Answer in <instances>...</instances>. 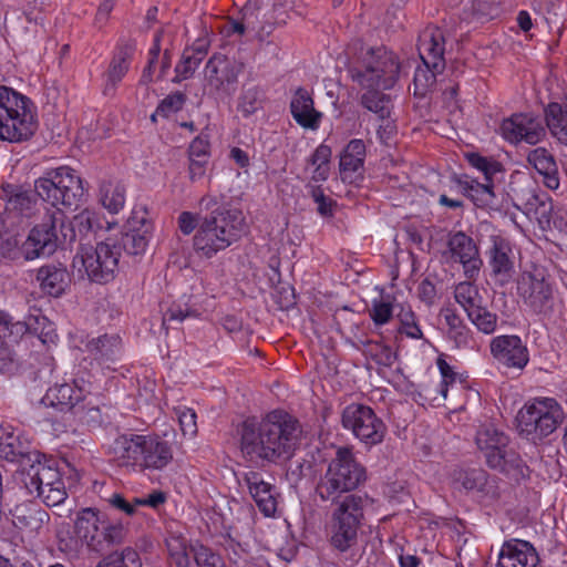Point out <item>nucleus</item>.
I'll return each mask as SVG.
<instances>
[{
  "instance_id": "nucleus-1",
  "label": "nucleus",
  "mask_w": 567,
  "mask_h": 567,
  "mask_svg": "<svg viewBox=\"0 0 567 567\" xmlns=\"http://www.w3.org/2000/svg\"><path fill=\"white\" fill-rule=\"evenodd\" d=\"M299 422L281 410L266 414L259 422L248 419L240 431V450L250 462L261 465L290 460L299 445Z\"/></svg>"
},
{
  "instance_id": "nucleus-2",
  "label": "nucleus",
  "mask_w": 567,
  "mask_h": 567,
  "mask_svg": "<svg viewBox=\"0 0 567 567\" xmlns=\"http://www.w3.org/2000/svg\"><path fill=\"white\" fill-rule=\"evenodd\" d=\"M83 181L75 171L62 166L51 169L35 179L34 190L11 184L2 185L0 198L6 200V210L22 217L37 212V196L52 206L78 207L84 197Z\"/></svg>"
},
{
  "instance_id": "nucleus-3",
  "label": "nucleus",
  "mask_w": 567,
  "mask_h": 567,
  "mask_svg": "<svg viewBox=\"0 0 567 567\" xmlns=\"http://www.w3.org/2000/svg\"><path fill=\"white\" fill-rule=\"evenodd\" d=\"M400 64L395 55L383 48L361 47L348 66L352 81L367 89L360 97L361 105L384 121L391 114L390 96L379 89H391L399 78Z\"/></svg>"
},
{
  "instance_id": "nucleus-4",
  "label": "nucleus",
  "mask_w": 567,
  "mask_h": 567,
  "mask_svg": "<svg viewBox=\"0 0 567 567\" xmlns=\"http://www.w3.org/2000/svg\"><path fill=\"white\" fill-rule=\"evenodd\" d=\"M114 455L124 465H134L141 470L162 471L174 458L176 444L168 434L118 435L113 443Z\"/></svg>"
},
{
  "instance_id": "nucleus-5",
  "label": "nucleus",
  "mask_w": 567,
  "mask_h": 567,
  "mask_svg": "<svg viewBox=\"0 0 567 567\" xmlns=\"http://www.w3.org/2000/svg\"><path fill=\"white\" fill-rule=\"evenodd\" d=\"M245 229V217L237 208L217 207L203 216L193 237V247L197 255L213 258L238 241Z\"/></svg>"
},
{
  "instance_id": "nucleus-6",
  "label": "nucleus",
  "mask_w": 567,
  "mask_h": 567,
  "mask_svg": "<svg viewBox=\"0 0 567 567\" xmlns=\"http://www.w3.org/2000/svg\"><path fill=\"white\" fill-rule=\"evenodd\" d=\"M365 481V467L357 461L352 449L339 446L317 483L316 494L322 502L334 504L346 495L353 494Z\"/></svg>"
},
{
  "instance_id": "nucleus-7",
  "label": "nucleus",
  "mask_w": 567,
  "mask_h": 567,
  "mask_svg": "<svg viewBox=\"0 0 567 567\" xmlns=\"http://www.w3.org/2000/svg\"><path fill=\"white\" fill-rule=\"evenodd\" d=\"M372 499L368 494H348L333 504L328 524L329 543L339 553L358 546L364 512Z\"/></svg>"
},
{
  "instance_id": "nucleus-8",
  "label": "nucleus",
  "mask_w": 567,
  "mask_h": 567,
  "mask_svg": "<svg viewBox=\"0 0 567 567\" xmlns=\"http://www.w3.org/2000/svg\"><path fill=\"white\" fill-rule=\"evenodd\" d=\"M32 102L12 87L0 85V141L19 143L37 131Z\"/></svg>"
},
{
  "instance_id": "nucleus-9",
  "label": "nucleus",
  "mask_w": 567,
  "mask_h": 567,
  "mask_svg": "<svg viewBox=\"0 0 567 567\" xmlns=\"http://www.w3.org/2000/svg\"><path fill=\"white\" fill-rule=\"evenodd\" d=\"M417 50L423 66H417L413 78V94L424 97L436 82V74L445 69V37L442 29L430 25L419 35Z\"/></svg>"
},
{
  "instance_id": "nucleus-10",
  "label": "nucleus",
  "mask_w": 567,
  "mask_h": 567,
  "mask_svg": "<svg viewBox=\"0 0 567 567\" xmlns=\"http://www.w3.org/2000/svg\"><path fill=\"white\" fill-rule=\"evenodd\" d=\"M565 417L563 406L554 398H535L518 411L517 429L527 440L537 442L553 434Z\"/></svg>"
},
{
  "instance_id": "nucleus-11",
  "label": "nucleus",
  "mask_w": 567,
  "mask_h": 567,
  "mask_svg": "<svg viewBox=\"0 0 567 567\" xmlns=\"http://www.w3.org/2000/svg\"><path fill=\"white\" fill-rule=\"evenodd\" d=\"M21 482L29 494H37L48 506L60 505L68 497L55 461L47 460L41 453L37 461L31 462L21 471Z\"/></svg>"
},
{
  "instance_id": "nucleus-12",
  "label": "nucleus",
  "mask_w": 567,
  "mask_h": 567,
  "mask_svg": "<svg viewBox=\"0 0 567 567\" xmlns=\"http://www.w3.org/2000/svg\"><path fill=\"white\" fill-rule=\"evenodd\" d=\"M73 231H63V212L59 208L35 225L22 243L23 260H33L54 254L59 246L71 244Z\"/></svg>"
},
{
  "instance_id": "nucleus-13",
  "label": "nucleus",
  "mask_w": 567,
  "mask_h": 567,
  "mask_svg": "<svg viewBox=\"0 0 567 567\" xmlns=\"http://www.w3.org/2000/svg\"><path fill=\"white\" fill-rule=\"evenodd\" d=\"M118 261L120 247L106 239L95 247L82 246L73 258V266L81 265L90 281L104 285L114 280Z\"/></svg>"
},
{
  "instance_id": "nucleus-14",
  "label": "nucleus",
  "mask_w": 567,
  "mask_h": 567,
  "mask_svg": "<svg viewBox=\"0 0 567 567\" xmlns=\"http://www.w3.org/2000/svg\"><path fill=\"white\" fill-rule=\"evenodd\" d=\"M475 441L491 468L504 473L515 471L517 474H524L523 460L513 449L508 447V436L493 424L481 426L476 432Z\"/></svg>"
},
{
  "instance_id": "nucleus-15",
  "label": "nucleus",
  "mask_w": 567,
  "mask_h": 567,
  "mask_svg": "<svg viewBox=\"0 0 567 567\" xmlns=\"http://www.w3.org/2000/svg\"><path fill=\"white\" fill-rule=\"evenodd\" d=\"M341 424L367 446H374L383 442L386 425L373 409L360 403L346 406L341 414Z\"/></svg>"
},
{
  "instance_id": "nucleus-16",
  "label": "nucleus",
  "mask_w": 567,
  "mask_h": 567,
  "mask_svg": "<svg viewBox=\"0 0 567 567\" xmlns=\"http://www.w3.org/2000/svg\"><path fill=\"white\" fill-rule=\"evenodd\" d=\"M454 299L466 312L480 332L492 334L497 328L498 316L483 303L480 288L473 281H462L454 287Z\"/></svg>"
},
{
  "instance_id": "nucleus-17",
  "label": "nucleus",
  "mask_w": 567,
  "mask_h": 567,
  "mask_svg": "<svg viewBox=\"0 0 567 567\" xmlns=\"http://www.w3.org/2000/svg\"><path fill=\"white\" fill-rule=\"evenodd\" d=\"M524 303L536 315L550 317L554 312L553 286L540 274L524 272L517 286Z\"/></svg>"
},
{
  "instance_id": "nucleus-18",
  "label": "nucleus",
  "mask_w": 567,
  "mask_h": 567,
  "mask_svg": "<svg viewBox=\"0 0 567 567\" xmlns=\"http://www.w3.org/2000/svg\"><path fill=\"white\" fill-rule=\"evenodd\" d=\"M491 245L485 251L489 276L501 287L509 284L515 274V255L508 239L501 235L489 237Z\"/></svg>"
},
{
  "instance_id": "nucleus-19",
  "label": "nucleus",
  "mask_w": 567,
  "mask_h": 567,
  "mask_svg": "<svg viewBox=\"0 0 567 567\" xmlns=\"http://www.w3.org/2000/svg\"><path fill=\"white\" fill-rule=\"evenodd\" d=\"M244 64L228 59L221 53L213 54L205 66V80L210 91L217 95H229L243 72Z\"/></svg>"
},
{
  "instance_id": "nucleus-20",
  "label": "nucleus",
  "mask_w": 567,
  "mask_h": 567,
  "mask_svg": "<svg viewBox=\"0 0 567 567\" xmlns=\"http://www.w3.org/2000/svg\"><path fill=\"white\" fill-rule=\"evenodd\" d=\"M446 246L450 260L462 265L467 281L475 280L480 275L483 260L473 238L464 231L450 233Z\"/></svg>"
},
{
  "instance_id": "nucleus-21",
  "label": "nucleus",
  "mask_w": 567,
  "mask_h": 567,
  "mask_svg": "<svg viewBox=\"0 0 567 567\" xmlns=\"http://www.w3.org/2000/svg\"><path fill=\"white\" fill-rule=\"evenodd\" d=\"M92 383L83 378H76L73 383L55 384L51 386L43 400L53 406H60L61 410L85 409L83 402L92 394Z\"/></svg>"
},
{
  "instance_id": "nucleus-22",
  "label": "nucleus",
  "mask_w": 567,
  "mask_h": 567,
  "mask_svg": "<svg viewBox=\"0 0 567 567\" xmlns=\"http://www.w3.org/2000/svg\"><path fill=\"white\" fill-rule=\"evenodd\" d=\"M503 137L511 143L525 141L535 145L545 136V127L538 117L530 114H513L501 124Z\"/></svg>"
},
{
  "instance_id": "nucleus-23",
  "label": "nucleus",
  "mask_w": 567,
  "mask_h": 567,
  "mask_svg": "<svg viewBox=\"0 0 567 567\" xmlns=\"http://www.w3.org/2000/svg\"><path fill=\"white\" fill-rule=\"evenodd\" d=\"M489 349L498 364L522 370L529 361L527 347L515 334L498 336L492 339Z\"/></svg>"
},
{
  "instance_id": "nucleus-24",
  "label": "nucleus",
  "mask_w": 567,
  "mask_h": 567,
  "mask_svg": "<svg viewBox=\"0 0 567 567\" xmlns=\"http://www.w3.org/2000/svg\"><path fill=\"white\" fill-rule=\"evenodd\" d=\"M136 50V41L132 39L121 40L114 51L113 58L105 72L104 95H113L117 84L130 70L132 58Z\"/></svg>"
},
{
  "instance_id": "nucleus-25",
  "label": "nucleus",
  "mask_w": 567,
  "mask_h": 567,
  "mask_svg": "<svg viewBox=\"0 0 567 567\" xmlns=\"http://www.w3.org/2000/svg\"><path fill=\"white\" fill-rule=\"evenodd\" d=\"M0 457L18 462L22 470L40 457V452L31 450L30 443L10 426L0 429Z\"/></svg>"
},
{
  "instance_id": "nucleus-26",
  "label": "nucleus",
  "mask_w": 567,
  "mask_h": 567,
  "mask_svg": "<svg viewBox=\"0 0 567 567\" xmlns=\"http://www.w3.org/2000/svg\"><path fill=\"white\" fill-rule=\"evenodd\" d=\"M365 144L362 140H351L340 155V176L343 182L353 184L363 179Z\"/></svg>"
},
{
  "instance_id": "nucleus-27",
  "label": "nucleus",
  "mask_w": 567,
  "mask_h": 567,
  "mask_svg": "<svg viewBox=\"0 0 567 567\" xmlns=\"http://www.w3.org/2000/svg\"><path fill=\"white\" fill-rule=\"evenodd\" d=\"M538 563V554L530 543L514 539L503 545L497 567H536Z\"/></svg>"
},
{
  "instance_id": "nucleus-28",
  "label": "nucleus",
  "mask_w": 567,
  "mask_h": 567,
  "mask_svg": "<svg viewBox=\"0 0 567 567\" xmlns=\"http://www.w3.org/2000/svg\"><path fill=\"white\" fill-rule=\"evenodd\" d=\"M451 181L456 184L461 193L470 198L477 207H487L494 203V179L478 182L467 174H453Z\"/></svg>"
},
{
  "instance_id": "nucleus-29",
  "label": "nucleus",
  "mask_w": 567,
  "mask_h": 567,
  "mask_svg": "<svg viewBox=\"0 0 567 567\" xmlns=\"http://www.w3.org/2000/svg\"><path fill=\"white\" fill-rule=\"evenodd\" d=\"M37 280L45 295L58 298L70 286L71 276L62 264H48L38 269Z\"/></svg>"
},
{
  "instance_id": "nucleus-30",
  "label": "nucleus",
  "mask_w": 567,
  "mask_h": 567,
  "mask_svg": "<svg viewBox=\"0 0 567 567\" xmlns=\"http://www.w3.org/2000/svg\"><path fill=\"white\" fill-rule=\"evenodd\" d=\"M454 481L468 493L481 496L497 497L495 481L483 468L460 470L454 473Z\"/></svg>"
},
{
  "instance_id": "nucleus-31",
  "label": "nucleus",
  "mask_w": 567,
  "mask_h": 567,
  "mask_svg": "<svg viewBox=\"0 0 567 567\" xmlns=\"http://www.w3.org/2000/svg\"><path fill=\"white\" fill-rule=\"evenodd\" d=\"M11 522L18 529L30 534L39 533L50 519L48 512L33 503L17 505L11 511Z\"/></svg>"
},
{
  "instance_id": "nucleus-32",
  "label": "nucleus",
  "mask_w": 567,
  "mask_h": 567,
  "mask_svg": "<svg viewBox=\"0 0 567 567\" xmlns=\"http://www.w3.org/2000/svg\"><path fill=\"white\" fill-rule=\"evenodd\" d=\"M290 112L293 120L303 128H318L321 113L315 110L313 100L309 92L299 87L290 102Z\"/></svg>"
},
{
  "instance_id": "nucleus-33",
  "label": "nucleus",
  "mask_w": 567,
  "mask_h": 567,
  "mask_svg": "<svg viewBox=\"0 0 567 567\" xmlns=\"http://www.w3.org/2000/svg\"><path fill=\"white\" fill-rule=\"evenodd\" d=\"M245 481L259 511L264 513L265 516L274 515L277 511L275 486L265 482L257 472L246 474Z\"/></svg>"
},
{
  "instance_id": "nucleus-34",
  "label": "nucleus",
  "mask_w": 567,
  "mask_h": 567,
  "mask_svg": "<svg viewBox=\"0 0 567 567\" xmlns=\"http://www.w3.org/2000/svg\"><path fill=\"white\" fill-rule=\"evenodd\" d=\"M527 162L543 177V183L549 189H557L560 185L558 166L554 155L545 147L532 150L527 155Z\"/></svg>"
},
{
  "instance_id": "nucleus-35",
  "label": "nucleus",
  "mask_w": 567,
  "mask_h": 567,
  "mask_svg": "<svg viewBox=\"0 0 567 567\" xmlns=\"http://www.w3.org/2000/svg\"><path fill=\"white\" fill-rule=\"evenodd\" d=\"M86 348L96 361L110 368L121 358L122 339L118 334H103L89 341Z\"/></svg>"
},
{
  "instance_id": "nucleus-36",
  "label": "nucleus",
  "mask_w": 567,
  "mask_h": 567,
  "mask_svg": "<svg viewBox=\"0 0 567 567\" xmlns=\"http://www.w3.org/2000/svg\"><path fill=\"white\" fill-rule=\"evenodd\" d=\"M103 518L100 512L93 508H83L76 515L74 529L79 538L85 542L91 549L92 546H100L96 539Z\"/></svg>"
},
{
  "instance_id": "nucleus-37",
  "label": "nucleus",
  "mask_w": 567,
  "mask_h": 567,
  "mask_svg": "<svg viewBox=\"0 0 567 567\" xmlns=\"http://www.w3.org/2000/svg\"><path fill=\"white\" fill-rule=\"evenodd\" d=\"M441 313L446 323L447 337L457 348L468 347L472 341V331L464 322L463 318L457 313L453 307H445L441 310Z\"/></svg>"
},
{
  "instance_id": "nucleus-38",
  "label": "nucleus",
  "mask_w": 567,
  "mask_h": 567,
  "mask_svg": "<svg viewBox=\"0 0 567 567\" xmlns=\"http://www.w3.org/2000/svg\"><path fill=\"white\" fill-rule=\"evenodd\" d=\"M125 530L123 525L121 524H107L104 519L102 520V525L99 529V534L96 539L100 540V546H92L91 550L96 553H105L112 546L121 544L124 539Z\"/></svg>"
},
{
  "instance_id": "nucleus-39",
  "label": "nucleus",
  "mask_w": 567,
  "mask_h": 567,
  "mask_svg": "<svg viewBox=\"0 0 567 567\" xmlns=\"http://www.w3.org/2000/svg\"><path fill=\"white\" fill-rule=\"evenodd\" d=\"M101 202L110 213H118L125 204V187L121 183L104 182L101 185Z\"/></svg>"
},
{
  "instance_id": "nucleus-40",
  "label": "nucleus",
  "mask_w": 567,
  "mask_h": 567,
  "mask_svg": "<svg viewBox=\"0 0 567 567\" xmlns=\"http://www.w3.org/2000/svg\"><path fill=\"white\" fill-rule=\"evenodd\" d=\"M146 230L130 229L122 234L120 244V251L123 249L127 255L138 256L144 254L148 245V237Z\"/></svg>"
},
{
  "instance_id": "nucleus-41",
  "label": "nucleus",
  "mask_w": 567,
  "mask_h": 567,
  "mask_svg": "<svg viewBox=\"0 0 567 567\" xmlns=\"http://www.w3.org/2000/svg\"><path fill=\"white\" fill-rule=\"evenodd\" d=\"M396 318L400 322L399 332L412 339H423V332L417 323V318L409 305H396Z\"/></svg>"
},
{
  "instance_id": "nucleus-42",
  "label": "nucleus",
  "mask_w": 567,
  "mask_h": 567,
  "mask_svg": "<svg viewBox=\"0 0 567 567\" xmlns=\"http://www.w3.org/2000/svg\"><path fill=\"white\" fill-rule=\"evenodd\" d=\"M97 227L100 226L97 225L96 214L89 209H84L75 215L70 224H65V216L63 215V231L69 234V229H72L73 241L75 240L76 231H79L80 235H86Z\"/></svg>"
},
{
  "instance_id": "nucleus-43",
  "label": "nucleus",
  "mask_w": 567,
  "mask_h": 567,
  "mask_svg": "<svg viewBox=\"0 0 567 567\" xmlns=\"http://www.w3.org/2000/svg\"><path fill=\"white\" fill-rule=\"evenodd\" d=\"M96 567H142V563L137 551L127 547L110 554Z\"/></svg>"
},
{
  "instance_id": "nucleus-44",
  "label": "nucleus",
  "mask_w": 567,
  "mask_h": 567,
  "mask_svg": "<svg viewBox=\"0 0 567 567\" xmlns=\"http://www.w3.org/2000/svg\"><path fill=\"white\" fill-rule=\"evenodd\" d=\"M364 353L369 355L377 364L386 368L392 367L396 360V353L392 349L379 341L364 342Z\"/></svg>"
},
{
  "instance_id": "nucleus-45",
  "label": "nucleus",
  "mask_w": 567,
  "mask_h": 567,
  "mask_svg": "<svg viewBox=\"0 0 567 567\" xmlns=\"http://www.w3.org/2000/svg\"><path fill=\"white\" fill-rule=\"evenodd\" d=\"M465 158L471 166L483 173L484 179H494L497 174L504 172L503 165L499 162L482 156L478 153H466Z\"/></svg>"
},
{
  "instance_id": "nucleus-46",
  "label": "nucleus",
  "mask_w": 567,
  "mask_h": 567,
  "mask_svg": "<svg viewBox=\"0 0 567 567\" xmlns=\"http://www.w3.org/2000/svg\"><path fill=\"white\" fill-rule=\"evenodd\" d=\"M261 91L258 87H250L243 91L238 100V111L241 112L245 117L250 116L261 107Z\"/></svg>"
},
{
  "instance_id": "nucleus-47",
  "label": "nucleus",
  "mask_w": 567,
  "mask_h": 567,
  "mask_svg": "<svg viewBox=\"0 0 567 567\" xmlns=\"http://www.w3.org/2000/svg\"><path fill=\"white\" fill-rule=\"evenodd\" d=\"M187 101V95L181 91L168 94L164 97L156 107V113L162 117L177 113L183 109Z\"/></svg>"
},
{
  "instance_id": "nucleus-48",
  "label": "nucleus",
  "mask_w": 567,
  "mask_h": 567,
  "mask_svg": "<svg viewBox=\"0 0 567 567\" xmlns=\"http://www.w3.org/2000/svg\"><path fill=\"white\" fill-rule=\"evenodd\" d=\"M202 60L196 58L190 51L186 49L183 51L182 59L175 66V78L173 79L174 83H179L183 80L190 78L195 70L200 64Z\"/></svg>"
},
{
  "instance_id": "nucleus-49",
  "label": "nucleus",
  "mask_w": 567,
  "mask_h": 567,
  "mask_svg": "<svg viewBox=\"0 0 567 567\" xmlns=\"http://www.w3.org/2000/svg\"><path fill=\"white\" fill-rule=\"evenodd\" d=\"M192 553L197 567H224L221 557L206 546L192 547Z\"/></svg>"
},
{
  "instance_id": "nucleus-50",
  "label": "nucleus",
  "mask_w": 567,
  "mask_h": 567,
  "mask_svg": "<svg viewBox=\"0 0 567 567\" xmlns=\"http://www.w3.org/2000/svg\"><path fill=\"white\" fill-rule=\"evenodd\" d=\"M23 259L22 244L14 236L0 237V259L16 261Z\"/></svg>"
},
{
  "instance_id": "nucleus-51",
  "label": "nucleus",
  "mask_w": 567,
  "mask_h": 567,
  "mask_svg": "<svg viewBox=\"0 0 567 567\" xmlns=\"http://www.w3.org/2000/svg\"><path fill=\"white\" fill-rule=\"evenodd\" d=\"M395 306L389 302L374 301L370 310V317L377 326L385 324L393 316Z\"/></svg>"
},
{
  "instance_id": "nucleus-52",
  "label": "nucleus",
  "mask_w": 567,
  "mask_h": 567,
  "mask_svg": "<svg viewBox=\"0 0 567 567\" xmlns=\"http://www.w3.org/2000/svg\"><path fill=\"white\" fill-rule=\"evenodd\" d=\"M18 370V361L10 347L0 340V372L11 375Z\"/></svg>"
},
{
  "instance_id": "nucleus-53",
  "label": "nucleus",
  "mask_w": 567,
  "mask_h": 567,
  "mask_svg": "<svg viewBox=\"0 0 567 567\" xmlns=\"http://www.w3.org/2000/svg\"><path fill=\"white\" fill-rule=\"evenodd\" d=\"M310 193L318 206V213L323 217L332 216L336 203L324 195L323 189L320 186H312Z\"/></svg>"
},
{
  "instance_id": "nucleus-54",
  "label": "nucleus",
  "mask_w": 567,
  "mask_h": 567,
  "mask_svg": "<svg viewBox=\"0 0 567 567\" xmlns=\"http://www.w3.org/2000/svg\"><path fill=\"white\" fill-rule=\"evenodd\" d=\"M181 430L184 435L193 436L197 433L196 413L188 408L176 410Z\"/></svg>"
},
{
  "instance_id": "nucleus-55",
  "label": "nucleus",
  "mask_w": 567,
  "mask_h": 567,
  "mask_svg": "<svg viewBox=\"0 0 567 567\" xmlns=\"http://www.w3.org/2000/svg\"><path fill=\"white\" fill-rule=\"evenodd\" d=\"M196 310L183 309L181 306L173 305L163 315V326L166 327L171 322H182L189 317H197Z\"/></svg>"
},
{
  "instance_id": "nucleus-56",
  "label": "nucleus",
  "mask_w": 567,
  "mask_h": 567,
  "mask_svg": "<svg viewBox=\"0 0 567 567\" xmlns=\"http://www.w3.org/2000/svg\"><path fill=\"white\" fill-rule=\"evenodd\" d=\"M202 216L190 212H182L177 218L178 228L184 235L192 234L199 227Z\"/></svg>"
},
{
  "instance_id": "nucleus-57",
  "label": "nucleus",
  "mask_w": 567,
  "mask_h": 567,
  "mask_svg": "<svg viewBox=\"0 0 567 567\" xmlns=\"http://www.w3.org/2000/svg\"><path fill=\"white\" fill-rule=\"evenodd\" d=\"M436 363L442 375L440 393L443 395V398H446L449 385L454 383L456 374L452 367L444 359L439 358Z\"/></svg>"
},
{
  "instance_id": "nucleus-58",
  "label": "nucleus",
  "mask_w": 567,
  "mask_h": 567,
  "mask_svg": "<svg viewBox=\"0 0 567 567\" xmlns=\"http://www.w3.org/2000/svg\"><path fill=\"white\" fill-rule=\"evenodd\" d=\"M209 142L203 136L194 138L188 147V157L208 158Z\"/></svg>"
},
{
  "instance_id": "nucleus-59",
  "label": "nucleus",
  "mask_w": 567,
  "mask_h": 567,
  "mask_svg": "<svg viewBox=\"0 0 567 567\" xmlns=\"http://www.w3.org/2000/svg\"><path fill=\"white\" fill-rule=\"evenodd\" d=\"M417 296L427 306L433 305L436 298L435 285L427 278L423 279L417 286Z\"/></svg>"
},
{
  "instance_id": "nucleus-60",
  "label": "nucleus",
  "mask_w": 567,
  "mask_h": 567,
  "mask_svg": "<svg viewBox=\"0 0 567 567\" xmlns=\"http://www.w3.org/2000/svg\"><path fill=\"white\" fill-rule=\"evenodd\" d=\"M107 502L112 507L125 513L126 515L132 516L136 512L137 504H135V498L130 503L121 494L113 493L110 498H107Z\"/></svg>"
},
{
  "instance_id": "nucleus-61",
  "label": "nucleus",
  "mask_w": 567,
  "mask_h": 567,
  "mask_svg": "<svg viewBox=\"0 0 567 567\" xmlns=\"http://www.w3.org/2000/svg\"><path fill=\"white\" fill-rule=\"evenodd\" d=\"M188 174L192 182H196L204 177L206 174V167L208 164V158H197V157H188Z\"/></svg>"
},
{
  "instance_id": "nucleus-62",
  "label": "nucleus",
  "mask_w": 567,
  "mask_h": 567,
  "mask_svg": "<svg viewBox=\"0 0 567 567\" xmlns=\"http://www.w3.org/2000/svg\"><path fill=\"white\" fill-rule=\"evenodd\" d=\"M331 148L326 144H320L309 158L311 165H329L331 158Z\"/></svg>"
},
{
  "instance_id": "nucleus-63",
  "label": "nucleus",
  "mask_w": 567,
  "mask_h": 567,
  "mask_svg": "<svg viewBox=\"0 0 567 567\" xmlns=\"http://www.w3.org/2000/svg\"><path fill=\"white\" fill-rule=\"evenodd\" d=\"M166 501V495L162 491H154L147 497L135 498V504L137 506H150L153 508H157L159 505L164 504Z\"/></svg>"
},
{
  "instance_id": "nucleus-64",
  "label": "nucleus",
  "mask_w": 567,
  "mask_h": 567,
  "mask_svg": "<svg viewBox=\"0 0 567 567\" xmlns=\"http://www.w3.org/2000/svg\"><path fill=\"white\" fill-rule=\"evenodd\" d=\"M381 122L382 123L379 125L377 134L382 143L388 144L389 141L395 135L396 127L394 123L389 120V117Z\"/></svg>"
}]
</instances>
